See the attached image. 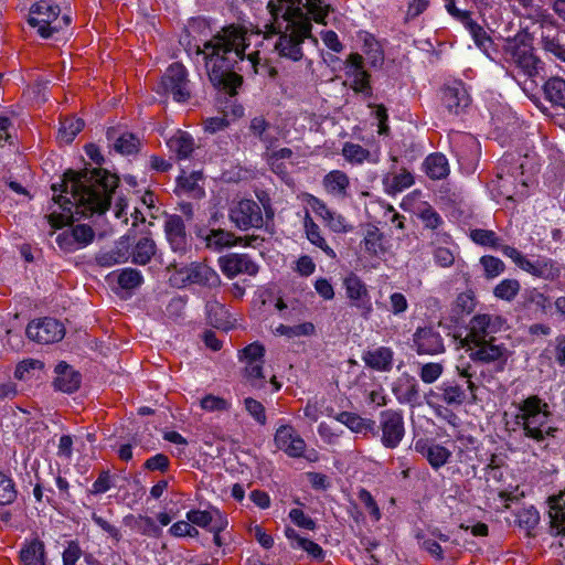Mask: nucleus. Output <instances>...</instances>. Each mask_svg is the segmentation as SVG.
Wrapping results in <instances>:
<instances>
[{"label": "nucleus", "mask_w": 565, "mask_h": 565, "mask_svg": "<svg viewBox=\"0 0 565 565\" xmlns=\"http://www.w3.org/2000/svg\"><path fill=\"white\" fill-rule=\"evenodd\" d=\"M118 183L119 178L103 168H85L81 171L68 169L64 172L61 183L52 184V191L71 193L73 200L62 194L53 199L63 211L70 213L75 206V213L81 216L104 214L111 204Z\"/></svg>", "instance_id": "obj_1"}, {"label": "nucleus", "mask_w": 565, "mask_h": 565, "mask_svg": "<svg viewBox=\"0 0 565 565\" xmlns=\"http://www.w3.org/2000/svg\"><path fill=\"white\" fill-rule=\"evenodd\" d=\"M247 32L234 24L223 28L203 44L196 55H204L205 67L213 86L234 95L243 78L236 73L237 64L245 58L248 47Z\"/></svg>", "instance_id": "obj_2"}, {"label": "nucleus", "mask_w": 565, "mask_h": 565, "mask_svg": "<svg viewBox=\"0 0 565 565\" xmlns=\"http://www.w3.org/2000/svg\"><path fill=\"white\" fill-rule=\"evenodd\" d=\"M302 0H269L267 8L271 22L266 25L268 33L278 34L274 51L279 57L298 62L302 60L301 44L312 38L311 19L300 8Z\"/></svg>", "instance_id": "obj_3"}, {"label": "nucleus", "mask_w": 565, "mask_h": 565, "mask_svg": "<svg viewBox=\"0 0 565 565\" xmlns=\"http://www.w3.org/2000/svg\"><path fill=\"white\" fill-rule=\"evenodd\" d=\"M550 416L548 405L539 396L533 395L521 403L516 424L522 426L526 437L542 441L554 431L548 425Z\"/></svg>", "instance_id": "obj_4"}, {"label": "nucleus", "mask_w": 565, "mask_h": 565, "mask_svg": "<svg viewBox=\"0 0 565 565\" xmlns=\"http://www.w3.org/2000/svg\"><path fill=\"white\" fill-rule=\"evenodd\" d=\"M60 12L58 6L42 0L31 7L28 22L32 28H36L41 38L49 39L63 29L58 21Z\"/></svg>", "instance_id": "obj_5"}, {"label": "nucleus", "mask_w": 565, "mask_h": 565, "mask_svg": "<svg viewBox=\"0 0 565 565\" xmlns=\"http://www.w3.org/2000/svg\"><path fill=\"white\" fill-rule=\"evenodd\" d=\"M505 322V319L498 315L478 313L473 316L468 324V333L461 340V345L495 339L494 334L504 328Z\"/></svg>", "instance_id": "obj_6"}, {"label": "nucleus", "mask_w": 565, "mask_h": 565, "mask_svg": "<svg viewBox=\"0 0 565 565\" xmlns=\"http://www.w3.org/2000/svg\"><path fill=\"white\" fill-rule=\"evenodd\" d=\"M469 352V358L475 362L492 363L499 362V370L502 371L511 355V352L503 343H497V339H489L479 342L462 344Z\"/></svg>", "instance_id": "obj_7"}, {"label": "nucleus", "mask_w": 565, "mask_h": 565, "mask_svg": "<svg viewBox=\"0 0 565 565\" xmlns=\"http://www.w3.org/2000/svg\"><path fill=\"white\" fill-rule=\"evenodd\" d=\"M381 443L387 449H395L405 436V423L401 411L386 409L380 414Z\"/></svg>", "instance_id": "obj_8"}, {"label": "nucleus", "mask_w": 565, "mask_h": 565, "mask_svg": "<svg viewBox=\"0 0 565 565\" xmlns=\"http://www.w3.org/2000/svg\"><path fill=\"white\" fill-rule=\"evenodd\" d=\"M343 286L350 306L356 308L362 318L369 319L373 305L366 285L355 274H350L344 278Z\"/></svg>", "instance_id": "obj_9"}, {"label": "nucleus", "mask_w": 565, "mask_h": 565, "mask_svg": "<svg viewBox=\"0 0 565 565\" xmlns=\"http://www.w3.org/2000/svg\"><path fill=\"white\" fill-rule=\"evenodd\" d=\"M230 220L242 231L263 226V214L259 205L253 200H241L230 209Z\"/></svg>", "instance_id": "obj_10"}, {"label": "nucleus", "mask_w": 565, "mask_h": 565, "mask_svg": "<svg viewBox=\"0 0 565 565\" xmlns=\"http://www.w3.org/2000/svg\"><path fill=\"white\" fill-rule=\"evenodd\" d=\"M161 86L166 93H170L175 102H186L190 96L188 73L180 63H173L162 76Z\"/></svg>", "instance_id": "obj_11"}, {"label": "nucleus", "mask_w": 565, "mask_h": 565, "mask_svg": "<svg viewBox=\"0 0 565 565\" xmlns=\"http://www.w3.org/2000/svg\"><path fill=\"white\" fill-rule=\"evenodd\" d=\"M28 338L38 343L49 344L61 341L65 335L64 326L53 318H44L28 324Z\"/></svg>", "instance_id": "obj_12"}, {"label": "nucleus", "mask_w": 565, "mask_h": 565, "mask_svg": "<svg viewBox=\"0 0 565 565\" xmlns=\"http://www.w3.org/2000/svg\"><path fill=\"white\" fill-rule=\"evenodd\" d=\"M218 263L223 274L228 278L241 274L255 276L259 270L258 265L247 254L231 253L220 257Z\"/></svg>", "instance_id": "obj_13"}, {"label": "nucleus", "mask_w": 565, "mask_h": 565, "mask_svg": "<svg viewBox=\"0 0 565 565\" xmlns=\"http://www.w3.org/2000/svg\"><path fill=\"white\" fill-rule=\"evenodd\" d=\"M441 103L449 114L458 116L470 106L471 98L461 82H454L443 88Z\"/></svg>", "instance_id": "obj_14"}, {"label": "nucleus", "mask_w": 565, "mask_h": 565, "mask_svg": "<svg viewBox=\"0 0 565 565\" xmlns=\"http://www.w3.org/2000/svg\"><path fill=\"white\" fill-rule=\"evenodd\" d=\"M274 440L277 448L285 451L289 457H301L306 449L305 440L288 425L280 426L277 429Z\"/></svg>", "instance_id": "obj_15"}, {"label": "nucleus", "mask_w": 565, "mask_h": 565, "mask_svg": "<svg viewBox=\"0 0 565 565\" xmlns=\"http://www.w3.org/2000/svg\"><path fill=\"white\" fill-rule=\"evenodd\" d=\"M414 347L418 354L435 355L445 351L443 338L431 328H418L413 335Z\"/></svg>", "instance_id": "obj_16"}, {"label": "nucleus", "mask_w": 565, "mask_h": 565, "mask_svg": "<svg viewBox=\"0 0 565 565\" xmlns=\"http://www.w3.org/2000/svg\"><path fill=\"white\" fill-rule=\"evenodd\" d=\"M182 275V281L189 284H198L204 286H216L220 282V277L214 269L202 263H192L179 270Z\"/></svg>", "instance_id": "obj_17"}, {"label": "nucleus", "mask_w": 565, "mask_h": 565, "mask_svg": "<svg viewBox=\"0 0 565 565\" xmlns=\"http://www.w3.org/2000/svg\"><path fill=\"white\" fill-rule=\"evenodd\" d=\"M56 377L54 387L63 393L71 394L81 386L82 375L65 362H60L55 367Z\"/></svg>", "instance_id": "obj_18"}, {"label": "nucleus", "mask_w": 565, "mask_h": 565, "mask_svg": "<svg viewBox=\"0 0 565 565\" xmlns=\"http://www.w3.org/2000/svg\"><path fill=\"white\" fill-rule=\"evenodd\" d=\"M164 231L168 242L174 252H184L186 249L185 225L181 216H169L164 224Z\"/></svg>", "instance_id": "obj_19"}, {"label": "nucleus", "mask_w": 565, "mask_h": 565, "mask_svg": "<svg viewBox=\"0 0 565 565\" xmlns=\"http://www.w3.org/2000/svg\"><path fill=\"white\" fill-rule=\"evenodd\" d=\"M415 450L426 457L434 469L443 467L451 456V452L441 445H429L426 440H417Z\"/></svg>", "instance_id": "obj_20"}, {"label": "nucleus", "mask_w": 565, "mask_h": 565, "mask_svg": "<svg viewBox=\"0 0 565 565\" xmlns=\"http://www.w3.org/2000/svg\"><path fill=\"white\" fill-rule=\"evenodd\" d=\"M521 269L545 280H554L559 276V268L555 266L552 259L547 258H539L535 262L525 258Z\"/></svg>", "instance_id": "obj_21"}, {"label": "nucleus", "mask_w": 565, "mask_h": 565, "mask_svg": "<svg viewBox=\"0 0 565 565\" xmlns=\"http://www.w3.org/2000/svg\"><path fill=\"white\" fill-rule=\"evenodd\" d=\"M532 47V36L527 32H519L514 38H509L504 44L505 58L515 62Z\"/></svg>", "instance_id": "obj_22"}, {"label": "nucleus", "mask_w": 565, "mask_h": 565, "mask_svg": "<svg viewBox=\"0 0 565 565\" xmlns=\"http://www.w3.org/2000/svg\"><path fill=\"white\" fill-rule=\"evenodd\" d=\"M106 137L109 141H114V149L120 154H132L139 151L140 140L131 132H124L117 136L115 128H108Z\"/></svg>", "instance_id": "obj_23"}, {"label": "nucleus", "mask_w": 565, "mask_h": 565, "mask_svg": "<svg viewBox=\"0 0 565 565\" xmlns=\"http://www.w3.org/2000/svg\"><path fill=\"white\" fill-rule=\"evenodd\" d=\"M167 146L178 160H183L190 158L194 151V139L186 131L178 130L167 141Z\"/></svg>", "instance_id": "obj_24"}, {"label": "nucleus", "mask_w": 565, "mask_h": 565, "mask_svg": "<svg viewBox=\"0 0 565 565\" xmlns=\"http://www.w3.org/2000/svg\"><path fill=\"white\" fill-rule=\"evenodd\" d=\"M337 420L344 424L354 433H372L376 435L379 429L375 428V422L367 418H362L358 414L350 412H342L337 416Z\"/></svg>", "instance_id": "obj_25"}, {"label": "nucleus", "mask_w": 565, "mask_h": 565, "mask_svg": "<svg viewBox=\"0 0 565 565\" xmlns=\"http://www.w3.org/2000/svg\"><path fill=\"white\" fill-rule=\"evenodd\" d=\"M363 360L365 364L377 371H390L393 362V351L390 348L381 347L373 351H367Z\"/></svg>", "instance_id": "obj_26"}, {"label": "nucleus", "mask_w": 565, "mask_h": 565, "mask_svg": "<svg viewBox=\"0 0 565 565\" xmlns=\"http://www.w3.org/2000/svg\"><path fill=\"white\" fill-rule=\"evenodd\" d=\"M20 559L23 565H45L44 543L34 539L20 551Z\"/></svg>", "instance_id": "obj_27"}, {"label": "nucleus", "mask_w": 565, "mask_h": 565, "mask_svg": "<svg viewBox=\"0 0 565 565\" xmlns=\"http://www.w3.org/2000/svg\"><path fill=\"white\" fill-rule=\"evenodd\" d=\"M363 244L365 253L370 256H380L385 253L384 235L375 225H366Z\"/></svg>", "instance_id": "obj_28"}, {"label": "nucleus", "mask_w": 565, "mask_h": 565, "mask_svg": "<svg viewBox=\"0 0 565 565\" xmlns=\"http://www.w3.org/2000/svg\"><path fill=\"white\" fill-rule=\"evenodd\" d=\"M544 96L553 104L565 109V79L562 77H551L544 84Z\"/></svg>", "instance_id": "obj_29"}, {"label": "nucleus", "mask_w": 565, "mask_h": 565, "mask_svg": "<svg viewBox=\"0 0 565 565\" xmlns=\"http://www.w3.org/2000/svg\"><path fill=\"white\" fill-rule=\"evenodd\" d=\"M458 19L465 23L466 28L472 35L476 45L490 56L489 46L492 44V40L483 28L470 18V13L468 11L465 15H461V18Z\"/></svg>", "instance_id": "obj_30"}, {"label": "nucleus", "mask_w": 565, "mask_h": 565, "mask_svg": "<svg viewBox=\"0 0 565 565\" xmlns=\"http://www.w3.org/2000/svg\"><path fill=\"white\" fill-rule=\"evenodd\" d=\"M206 246L221 250L224 247H231L242 242L241 237H235L233 233L224 230H211L210 233L204 237Z\"/></svg>", "instance_id": "obj_31"}, {"label": "nucleus", "mask_w": 565, "mask_h": 565, "mask_svg": "<svg viewBox=\"0 0 565 565\" xmlns=\"http://www.w3.org/2000/svg\"><path fill=\"white\" fill-rule=\"evenodd\" d=\"M401 404L416 405L419 403V386L414 377H407L405 383L393 388Z\"/></svg>", "instance_id": "obj_32"}, {"label": "nucleus", "mask_w": 565, "mask_h": 565, "mask_svg": "<svg viewBox=\"0 0 565 565\" xmlns=\"http://www.w3.org/2000/svg\"><path fill=\"white\" fill-rule=\"evenodd\" d=\"M305 228L307 238L317 247L321 248L330 258H335V252L327 244L326 239L322 237L320 227L313 222V220L306 215L305 218Z\"/></svg>", "instance_id": "obj_33"}, {"label": "nucleus", "mask_w": 565, "mask_h": 565, "mask_svg": "<svg viewBox=\"0 0 565 565\" xmlns=\"http://www.w3.org/2000/svg\"><path fill=\"white\" fill-rule=\"evenodd\" d=\"M426 172L430 179L439 180L448 175L449 166L446 157L441 153H433L425 160Z\"/></svg>", "instance_id": "obj_34"}, {"label": "nucleus", "mask_w": 565, "mask_h": 565, "mask_svg": "<svg viewBox=\"0 0 565 565\" xmlns=\"http://www.w3.org/2000/svg\"><path fill=\"white\" fill-rule=\"evenodd\" d=\"M541 43L545 52L553 54L561 62L565 63V47L554 34V30L552 28L543 29Z\"/></svg>", "instance_id": "obj_35"}, {"label": "nucleus", "mask_w": 565, "mask_h": 565, "mask_svg": "<svg viewBox=\"0 0 565 565\" xmlns=\"http://www.w3.org/2000/svg\"><path fill=\"white\" fill-rule=\"evenodd\" d=\"M156 254V244L149 237L140 238L132 250V263L137 265L148 264Z\"/></svg>", "instance_id": "obj_36"}, {"label": "nucleus", "mask_w": 565, "mask_h": 565, "mask_svg": "<svg viewBox=\"0 0 565 565\" xmlns=\"http://www.w3.org/2000/svg\"><path fill=\"white\" fill-rule=\"evenodd\" d=\"M323 184L329 193L344 195L349 186V178L344 172L334 170L324 177Z\"/></svg>", "instance_id": "obj_37"}, {"label": "nucleus", "mask_w": 565, "mask_h": 565, "mask_svg": "<svg viewBox=\"0 0 565 565\" xmlns=\"http://www.w3.org/2000/svg\"><path fill=\"white\" fill-rule=\"evenodd\" d=\"M84 125V120L81 118H66L61 122L58 139L65 143L72 142Z\"/></svg>", "instance_id": "obj_38"}, {"label": "nucleus", "mask_w": 565, "mask_h": 565, "mask_svg": "<svg viewBox=\"0 0 565 565\" xmlns=\"http://www.w3.org/2000/svg\"><path fill=\"white\" fill-rule=\"evenodd\" d=\"M470 238L478 245L498 249L502 239L491 230L475 228L470 231Z\"/></svg>", "instance_id": "obj_39"}, {"label": "nucleus", "mask_w": 565, "mask_h": 565, "mask_svg": "<svg viewBox=\"0 0 565 565\" xmlns=\"http://www.w3.org/2000/svg\"><path fill=\"white\" fill-rule=\"evenodd\" d=\"M521 289L520 282L516 279H503L493 289L494 297L512 301Z\"/></svg>", "instance_id": "obj_40"}, {"label": "nucleus", "mask_w": 565, "mask_h": 565, "mask_svg": "<svg viewBox=\"0 0 565 565\" xmlns=\"http://www.w3.org/2000/svg\"><path fill=\"white\" fill-rule=\"evenodd\" d=\"M441 398L447 405H461L466 399V393L459 385L444 383L440 387Z\"/></svg>", "instance_id": "obj_41"}, {"label": "nucleus", "mask_w": 565, "mask_h": 565, "mask_svg": "<svg viewBox=\"0 0 565 565\" xmlns=\"http://www.w3.org/2000/svg\"><path fill=\"white\" fill-rule=\"evenodd\" d=\"M143 278L139 270L134 268H125L117 278L118 285L122 289H134L141 285Z\"/></svg>", "instance_id": "obj_42"}, {"label": "nucleus", "mask_w": 565, "mask_h": 565, "mask_svg": "<svg viewBox=\"0 0 565 565\" xmlns=\"http://www.w3.org/2000/svg\"><path fill=\"white\" fill-rule=\"evenodd\" d=\"M315 326L311 322H305L297 326H285L280 324L276 328V332L280 335H287L289 338L312 335L315 333Z\"/></svg>", "instance_id": "obj_43"}, {"label": "nucleus", "mask_w": 565, "mask_h": 565, "mask_svg": "<svg viewBox=\"0 0 565 565\" xmlns=\"http://www.w3.org/2000/svg\"><path fill=\"white\" fill-rule=\"evenodd\" d=\"M480 264L483 267L484 276L488 279H493L499 276L503 273L505 267L501 259L490 255L482 256L480 258Z\"/></svg>", "instance_id": "obj_44"}, {"label": "nucleus", "mask_w": 565, "mask_h": 565, "mask_svg": "<svg viewBox=\"0 0 565 565\" xmlns=\"http://www.w3.org/2000/svg\"><path fill=\"white\" fill-rule=\"evenodd\" d=\"M342 154L352 163H362L370 156V151L360 145L347 142L342 149Z\"/></svg>", "instance_id": "obj_45"}, {"label": "nucleus", "mask_w": 565, "mask_h": 565, "mask_svg": "<svg viewBox=\"0 0 565 565\" xmlns=\"http://www.w3.org/2000/svg\"><path fill=\"white\" fill-rule=\"evenodd\" d=\"M17 498V491L12 480L0 472V505L12 503Z\"/></svg>", "instance_id": "obj_46"}, {"label": "nucleus", "mask_w": 565, "mask_h": 565, "mask_svg": "<svg viewBox=\"0 0 565 565\" xmlns=\"http://www.w3.org/2000/svg\"><path fill=\"white\" fill-rule=\"evenodd\" d=\"M127 259V252L120 248L103 253L97 256L96 262L102 267H110L124 263Z\"/></svg>", "instance_id": "obj_47"}, {"label": "nucleus", "mask_w": 565, "mask_h": 565, "mask_svg": "<svg viewBox=\"0 0 565 565\" xmlns=\"http://www.w3.org/2000/svg\"><path fill=\"white\" fill-rule=\"evenodd\" d=\"M516 516L519 525L527 531L533 530L540 521V514L534 507L522 509Z\"/></svg>", "instance_id": "obj_48"}, {"label": "nucleus", "mask_w": 565, "mask_h": 565, "mask_svg": "<svg viewBox=\"0 0 565 565\" xmlns=\"http://www.w3.org/2000/svg\"><path fill=\"white\" fill-rule=\"evenodd\" d=\"M518 67H520L527 76L532 77L537 74V65L540 63L539 58L533 54V50H530L519 60L513 62Z\"/></svg>", "instance_id": "obj_49"}, {"label": "nucleus", "mask_w": 565, "mask_h": 565, "mask_svg": "<svg viewBox=\"0 0 565 565\" xmlns=\"http://www.w3.org/2000/svg\"><path fill=\"white\" fill-rule=\"evenodd\" d=\"M76 244H78V247H84L93 242L95 237V233L93 228L89 225L86 224H79L72 228L71 231Z\"/></svg>", "instance_id": "obj_50"}, {"label": "nucleus", "mask_w": 565, "mask_h": 565, "mask_svg": "<svg viewBox=\"0 0 565 565\" xmlns=\"http://www.w3.org/2000/svg\"><path fill=\"white\" fill-rule=\"evenodd\" d=\"M475 308V297L471 292H461L457 296L452 311L457 315L470 313Z\"/></svg>", "instance_id": "obj_51"}, {"label": "nucleus", "mask_w": 565, "mask_h": 565, "mask_svg": "<svg viewBox=\"0 0 565 565\" xmlns=\"http://www.w3.org/2000/svg\"><path fill=\"white\" fill-rule=\"evenodd\" d=\"M305 6L317 23L326 24L324 19L328 14L329 6H324V0H306Z\"/></svg>", "instance_id": "obj_52"}, {"label": "nucleus", "mask_w": 565, "mask_h": 565, "mask_svg": "<svg viewBox=\"0 0 565 565\" xmlns=\"http://www.w3.org/2000/svg\"><path fill=\"white\" fill-rule=\"evenodd\" d=\"M244 376L249 381L254 387H262L265 379L263 374V362L260 363H247L244 370Z\"/></svg>", "instance_id": "obj_53"}, {"label": "nucleus", "mask_w": 565, "mask_h": 565, "mask_svg": "<svg viewBox=\"0 0 565 565\" xmlns=\"http://www.w3.org/2000/svg\"><path fill=\"white\" fill-rule=\"evenodd\" d=\"M245 409L247 413L260 425L266 424V413L264 405L252 398L247 397L244 399Z\"/></svg>", "instance_id": "obj_54"}, {"label": "nucleus", "mask_w": 565, "mask_h": 565, "mask_svg": "<svg viewBox=\"0 0 565 565\" xmlns=\"http://www.w3.org/2000/svg\"><path fill=\"white\" fill-rule=\"evenodd\" d=\"M444 366L440 363H426L420 367L419 376L424 383L436 382L443 374Z\"/></svg>", "instance_id": "obj_55"}, {"label": "nucleus", "mask_w": 565, "mask_h": 565, "mask_svg": "<svg viewBox=\"0 0 565 565\" xmlns=\"http://www.w3.org/2000/svg\"><path fill=\"white\" fill-rule=\"evenodd\" d=\"M113 479L108 470H103L93 483L89 494L98 495L107 492L113 487Z\"/></svg>", "instance_id": "obj_56"}, {"label": "nucleus", "mask_w": 565, "mask_h": 565, "mask_svg": "<svg viewBox=\"0 0 565 565\" xmlns=\"http://www.w3.org/2000/svg\"><path fill=\"white\" fill-rule=\"evenodd\" d=\"M202 178L200 172H193L190 175H181L178 178V185L188 193L202 194L203 191L198 185V181Z\"/></svg>", "instance_id": "obj_57"}, {"label": "nucleus", "mask_w": 565, "mask_h": 565, "mask_svg": "<svg viewBox=\"0 0 565 565\" xmlns=\"http://www.w3.org/2000/svg\"><path fill=\"white\" fill-rule=\"evenodd\" d=\"M188 520L201 527H207L214 521V510L213 511H200L192 510L186 513Z\"/></svg>", "instance_id": "obj_58"}, {"label": "nucleus", "mask_w": 565, "mask_h": 565, "mask_svg": "<svg viewBox=\"0 0 565 565\" xmlns=\"http://www.w3.org/2000/svg\"><path fill=\"white\" fill-rule=\"evenodd\" d=\"M201 407L207 412H222L230 408L226 399L209 394L201 399Z\"/></svg>", "instance_id": "obj_59"}, {"label": "nucleus", "mask_w": 565, "mask_h": 565, "mask_svg": "<svg viewBox=\"0 0 565 565\" xmlns=\"http://www.w3.org/2000/svg\"><path fill=\"white\" fill-rule=\"evenodd\" d=\"M268 128L269 122L263 116L254 117L250 120L249 130L263 142L268 141V135L266 134Z\"/></svg>", "instance_id": "obj_60"}, {"label": "nucleus", "mask_w": 565, "mask_h": 565, "mask_svg": "<svg viewBox=\"0 0 565 565\" xmlns=\"http://www.w3.org/2000/svg\"><path fill=\"white\" fill-rule=\"evenodd\" d=\"M418 215L425 223V226L431 230L437 228L443 222L439 214L429 205L424 206Z\"/></svg>", "instance_id": "obj_61"}, {"label": "nucleus", "mask_w": 565, "mask_h": 565, "mask_svg": "<svg viewBox=\"0 0 565 565\" xmlns=\"http://www.w3.org/2000/svg\"><path fill=\"white\" fill-rule=\"evenodd\" d=\"M359 500L363 503L369 513L373 516L375 521H379L381 518L380 509L373 499L370 491L366 489H361L359 491Z\"/></svg>", "instance_id": "obj_62"}, {"label": "nucleus", "mask_w": 565, "mask_h": 565, "mask_svg": "<svg viewBox=\"0 0 565 565\" xmlns=\"http://www.w3.org/2000/svg\"><path fill=\"white\" fill-rule=\"evenodd\" d=\"M264 353L265 348L257 342H254L242 350V355L247 360V363L263 362Z\"/></svg>", "instance_id": "obj_63"}, {"label": "nucleus", "mask_w": 565, "mask_h": 565, "mask_svg": "<svg viewBox=\"0 0 565 565\" xmlns=\"http://www.w3.org/2000/svg\"><path fill=\"white\" fill-rule=\"evenodd\" d=\"M170 465L169 458L163 454H157L156 456L146 460L143 467L150 471H161L164 472L168 470Z\"/></svg>", "instance_id": "obj_64"}]
</instances>
